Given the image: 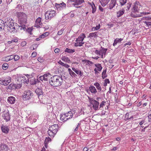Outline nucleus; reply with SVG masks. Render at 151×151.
Segmentation results:
<instances>
[{"label":"nucleus","instance_id":"1","mask_svg":"<svg viewBox=\"0 0 151 151\" xmlns=\"http://www.w3.org/2000/svg\"><path fill=\"white\" fill-rule=\"evenodd\" d=\"M4 28L7 29L9 31L11 32H15L17 31L18 28H20V29H24V27L23 26H19L17 23H14V21L12 20H9L4 22Z\"/></svg>","mask_w":151,"mask_h":151},{"label":"nucleus","instance_id":"2","mask_svg":"<svg viewBox=\"0 0 151 151\" xmlns=\"http://www.w3.org/2000/svg\"><path fill=\"white\" fill-rule=\"evenodd\" d=\"M63 82L62 77L57 75H55L50 79L49 83L52 86L57 87L61 86Z\"/></svg>","mask_w":151,"mask_h":151},{"label":"nucleus","instance_id":"3","mask_svg":"<svg viewBox=\"0 0 151 151\" xmlns=\"http://www.w3.org/2000/svg\"><path fill=\"white\" fill-rule=\"evenodd\" d=\"M86 37V35L84 33L80 35L76 39V42L74 43V46L75 47H81L83 46L84 43L83 42V40Z\"/></svg>","mask_w":151,"mask_h":151},{"label":"nucleus","instance_id":"4","mask_svg":"<svg viewBox=\"0 0 151 151\" xmlns=\"http://www.w3.org/2000/svg\"><path fill=\"white\" fill-rule=\"evenodd\" d=\"M56 12L54 10H48L45 14V19L46 20L49 21L56 15Z\"/></svg>","mask_w":151,"mask_h":151},{"label":"nucleus","instance_id":"5","mask_svg":"<svg viewBox=\"0 0 151 151\" xmlns=\"http://www.w3.org/2000/svg\"><path fill=\"white\" fill-rule=\"evenodd\" d=\"M17 16L20 22L24 25L23 26L24 28L25 27L24 26L26 24L27 21L26 15L22 12H19L17 14Z\"/></svg>","mask_w":151,"mask_h":151},{"label":"nucleus","instance_id":"6","mask_svg":"<svg viewBox=\"0 0 151 151\" xmlns=\"http://www.w3.org/2000/svg\"><path fill=\"white\" fill-rule=\"evenodd\" d=\"M11 78L9 77L0 78V84L4 86H7L11 82Z\"/></svg>","mask_w":151,"mask_h":151},{"label":"nucleus","instance_id":"7","mask_svg":"<svg viewBox=\"0 0 151 151\" xmlns=\"http://www.w3.org/2000/svg\"><path fill=\"white\" fill-rule=\"evenodd\" d=\"M107 50V49L106 48H102L99 50H96L95 51V53L97 55H99L100 58H104L105 57Z\"/></svg>","mask_w":151,"mask_h":151},{"label":"nucleus","instance_id":"8","mask_svg":"<svg viewBox=\"0 0 151 151\" xmlns=\"http://www.w3.org/2000/svg\"><path fill=\"white\" fill-rule=\"evenodd\" d=\"M33 96V93L29 90H27L24 92L23 98L26 100L31 99Z\"/></svg>","mask_w":151,"mask_h":151},{"label":"nucleus","instance_id":"9","mask_svg":"<svg viewBox=\"0 0 151 151\" xmlns=\"http://www.w3.org/2000/svg\"><path fill=\"white\" fill-rule=\"evenodd\" d=\"M142 7L141 4L139 1H136L132 9V12L133 13L138 12L140 9Z\"/></svg>","mask_w":151,"mask_h":151},{"label":"nucleus","instance_id":"10","mask_svg":"<svg viewBox=\"0 0 151 151\" xmlns=\"http://www.w3.org/2000/svg\"><path fill=\"white\" fill-rule=\"evenodd\" d=\"M51 76V74L49 73H45L43 76H40L39 79L42 82H43V81H47L49 79H50V78Z\"/></svg>","mask_w":151,"mask_h":151},{"label":"nucleus","instance_id":"11","mask_svg":"<svg viewBox=\"0 0 151 151\" xmlns=\"http://www.w3.org/2000/svg\"><path fill=\"white\" fill-rule=\"evenodd\" d=\"M22 86L21 84L19 83L18 85L14 84L13 83H11L7 87V89L11 90L15 89L16 88H20Z\"/></svg>","mask_w":151,"mask_h":151},{"label":"nucleus","instance_id":"12","mask_svg":"<svg viewBox=\"0 0 151 151\" xmlns=\"http://www.w3.org/2000/svg\"><path fill=\"white\" fill-rule=\"evenodd\" d=\"M35 92L38 96L39 99L40 100V99H42L41 97H42L43 96V93L42 89L41 88H37L36 89Z\"/></svg>","mask_w":151,"mask_h":151},{"label":"nucleus","instance_id":"13","mask_svg":"<svg viewBox=\"0 0 151 151\" xmlns=\"http://www.w3.org/2000/svg\"><path fill=\"white\" fill-rule=\"evenodd\" d=\"M2 116L6 122H8L10 119V115L9 111H4Z\"/></svg>","mask_w":151,"mask_h":151},{"label":"nucleus","instance_id":"14","mask_svg":"<svg viewBox=\"0 0 151 151\" xmlns=\"http://www.w3.org/2000/svg\"><path fill=\"white\" fill-rule=\"evenodd\" d=\"M66 4L64 2H62L60 4H56L55 5V7L58 10H62L65 9L66 7Z\"/></svg>","mask_w":151,"mask_h":151},{"label":"nucleus","instance_id":"15","mask_svg":"<svg viewBox=\"0 0 151 151\" xmlns=\"http://www.w3.org/2000/svg\"><path fill=\"white\" fill-rule=\"evenodd\" d=\"M58 127H59L58 124H54L51 126L49 128H50V131L51 130L52 131V130H53L55 133H57L58 131Z\"/></svg>","mask_w":151,"mask_h":151},{"label":"nucleus","instance_id":"16","mask_svg":"<svg viewBox=\"0 0 151 151\" xmlns=\"http://www.w3.org/2000/svg\"><path fill=\"white\" fill-rule=\"evenodd\" d=\"M16 100L15 97L11 96L8 97L7 98L8 102L11 104H14Z\"/></svg>","mask_w":151,"mask_h":151},{"label":"nucleus","instance_id":"17","mask_svg":"<svg viewBox=\"0 0 151 151\" xmlns=\"http://www.w3.org/2000/svg\"><path fill=\"white\" fill-rule=\"evenodd\" d=\"M41 18L40 17H38L36 20L35 26L37 28L40 27L42 24L41 22Z\"/></svg>","mask_w":151,"mask_h":151},{"label":"nucleus","instance_id":"18","mask_svg":"<svg viewBox=\"0 0 151 151\" xmlns=\"http://www.w3.org/2000/svg\"><path fill=\"white\" fill-rule=\"evenodd\" d=\"M8 146L4 144H1L0 146V151H9Z\"/></svg>","mask_w":151,"mask_h":151},{"label":"nucleus","instance_id":"19","mask_svg":"<svg viewBox=\"0 0 151 151\" xmlns=\"http://www.w3.org/2000/svg\"><path fill=\"white\" fill-rule=\"evenodd\" d=\"M1 129L2 132L5 134H7L9 131L8 127L3 125L1 127Z\"/></svg>","mask_w":151,"mask_h":151},{"label":"nucleus","instance_id":"20","mask_svg":"<svg viewBox=\"0 0 151 151\" xmlns=\"http://www.w3.org/2000/svg\"><path fill=\"white\" fill-rule=\"evenodd\" d=\"M93 101L94 102L92 103V105L93 109L95 110H96L98 109L99 103L96 100L94 101Z\"/></svg>","mask_w":151,"mask_h":151},{"label":"nucleus","instance_id":"21","mask_svg":"<svg viewBox=\"0 0 151 151\" xmlns=\"http://www.w3.org/2000/svg\"><path fill=\"white\" fill-rule=\"evenodd\" d=\"M24 76L20 75H17L16 79L17 80V81L19 83H22L24 82Z\"/></svg>","mask_w":151,"mask_h":151},{"label":"nucleus","instance_id":"22","mask_svg":"<svg viewBox=\"0 0 151 151\" xmlns=\"http://www.w3.org/2000/svg\"><path fill=\"white\" fill-rule=\"evenodd\" d=\"M123 40V38H116L114 40V42L113 43V45L114 46H115L118 43H121V42Z\"/></svg>","mask_w":151,"mask_h":151},{"label":"nucleus","instance_id":"23","mask_svg":"<svg viewBox=\"0 0 151 151\" xmlns=\"http://www.w3.org/2000/svg\"><path fill=\"white\" fill-rule=\"evenodd\" d=\"M99 1L101 6L104 7L109 3L110 0H99Z\"/></svg>","mask_w":151,"mask_h":151},{"label":"nucleus","instance_id":"24","mask_svg":"<svg viewBox=\"0 0 151 151\" xmlns=\"http://www.w3.org/2000/svg\"><path fill=\"white\" fill-rule=\"evenodd\" d=\"M125 12V10L123 9H122L117 12V17H119L123 15Z\"/></svg>","mask_w":151,"mask_h":151},{"label":"nucleus","instance_id":"25","mask_svg":"<svg viewBox=\"0 0 151 151\" xmlns=\"http://www.w3.org/2000/svg\"><path fill=\"white\" fill-rule=\"evenodd\" d=\"M88 4L91 6L92 9V13H94L96 10V8L93 2H89Z\"/></svg>","mask_w":151,"mask_h":151},{"label":"nucleus","instance_id":"26","mask_svg":"<svg viewBox=\"0 0 151 151\" xmlns=\"http://www.w3.org/2000/svg\"><path fill=\"white\" fill-rule=\"evenodd\" d=\"M75 4H73V5H80L82 3L84 2V0H74L73 1Z\"/></svg>","mask_w":151,"mask_h":151},{"label":"nucleus","instance_id":"27","mask_svg":"<svg viewBox=\"0 0 151 151\" xmlns=\"http://www.w3.org/2000/svg\"><path fill=\"white\" fill-rule=\"evenodd\" d=\"M61 59L63 61L68 63H70L71 62L70 61L68 57H67L66 56H62L61 58Z\"/></svg>","mask_w":151,"mask_h":151},{"label":"nucleus","instance_id":"28","mask_svg":"<svg viewBox=\"0 0 151 151\" xmlns=\"http://www.w3.org/2000/svg\"><path fill=\"white\" fill-rule=\"evenodd\" d=\"M66 115H67V114H61L60 115V119L61 121H63V122H65L67 121L68 119H67V117L66 116H66ZM68 116V115H67Z\"/></svg>","mask_w":151,"mask_h":151},{"label":"nucleus","instance_id":"29","mask_svg":"<svg viewBox=\"0 0 151 151\" xmlns=\"http://www.w3.org/2000/svg\"><path fill=\"white\" fill-rule=\"evenodd\" d=\"M89 91L92 93L95 94L97 92V91L94 86H91L89 87Z\"/></svg>","mask_w":151,"mask_h":151},{"label":"nucleus","instance_id":"30","mask_svg":"<svg viewBox=\"0 0 151 151\" xmlns=\"http://www.w3.org/2000/svg\"><path fill=\"white\" fill-rule=\"evenodd\" d=\"M94 65L96 67L95 68H96L97 70H98L99 71H101L102 67L101 64L96 63Z\"/></svg>","mask_w":151,"mask_h":151},{"label":"nucleus","instance_id":"31","mask_svg":"<svg viewBox=\"0 0 151 151\" xmlns=\"http://www.w3.org/2000/svg\"><path fill=\"white\" fill-rule=\"evenodd\" d=\"M47 133L48 135L51 137H53L56 134V133H54V132L53 131V130H52V131L51 130L50 131L49 128L48 131Z\"/></svg>","mask_w":151,"mask_h":151},{"label":"nucleus","instance_id":"32","mask_svg":"<svg viewBox=\"0 0 151 151\" xmlns=\"http://www.w3.org/2000/svg\"><path fill=\"white\" fill-rule=\"evenodd\" d=\"M94 85L96 87L99 92H100L101 91V88L99 83L98 82H96L94 83Z\"/></svg>","mask_w":151,"mask_h":151},{"label":"nucleus","instance_id":"33","mask_svg":"<svg viewBox=\"0 0 151 151\" xmlns=\"http://www.w3.org/2000/svg\"><path fill=\"white\" fill-rule=\"evenodd\" d=\"M72 70L73 71H74L76 74L78 75H80L81 76H82L83 75V73L81 71L79 70H76L75 68H72Z\"/></svg>","mask_w":151,"mask_h":151},{"label":"nucleus","instance_id":"34","mask_svg":"<svg viewBox=\"0 0 151 151\" xmlns=\"http://www.w3.org/2000/svg\"><path fill=\"white\" fill-rule=\"evenodd\" d=\"M65 52H67L69 53H73L75 52L74 49H71L68 48H66L64 50Z\"/></svg>","mask_w":151,"mask_h":151},{"label":"nucleus","instance_id":"35","mask_svg":"<svg viewBox=\"0 0 151 151\" xmlns=\"http://www.w3.org/2000/svg\"><path fill=\"white\" fill-rule=\"evenodd\" d=\"M65 114H67V115H66V116L68 115V116H67L66 117H67V119H68V120L72 118L73 116V114L72 111H68L67 113H66Z\"/></svg>","mask_w":151,"mask_h":151},{"label":"nucleus","instance_id":"36","mask_svg":"<svg viewBox=\"0 0 151 151\" xmlns=\"http://www.w3.org/2000/svg\"><path fill=\"white\" fill-rule=\"evenodd\" d=\"M13 58V56H8L6 57L5 58H4L3 60L7 62L9 61L10 60H12Z\"/></svg>","mask_w":151,"mask_h":151},{"label":"nucleus","instance_id":"37","mask_svg":"<svg viewBox=\"0 0 151 151\" xmlns=\"http://www.w3.org/2000/svg\"><path fill=\"white\" fill-rule=\"evenodd\" d=\"M116 3V2H114V1L113 2V1H111L110 4L109 6V9H111L114 7L115 6Z\"/></svg>","mask_w":151,"mask_h":151},{"label":"nucleus","instance_id":"38","mask_svg":"<svg viewBox=\"0 0 151 151\" xmlns=\"http://www.w3.org/2000/svg\"><path fill=\"white\" fill-rule=\"evenodd\" d=\"M106 72V68L105 69H104L103 70L102 73V77L103 79H104L105 78H106L107 77Z\"/></svg>","mask_w":151,"mask_h":151},{"label":"nucleus","instance_id":"39","mask_svg":"<svg viewBox=\"0 0 151 151\" xmlns=\"http://www.w3.org/2000/svg\"><path fill=\"white\" fill-rule=\"evenodd\" d=\"M47 109L48 112H52L53 110V108L50 104H49L47 105Z\"/></svg>","mask_w":151,"mask_h":151},{"label":"nucleus","instance_id":"40","mask_svg":"<svg viewBox=\"0 0 151 151\" xmlns=\"http://www.w3.org/2000/svg\"><path fill=\"white\" fill-rule=\"evenodd\" d=\"M97 32H92L89 34V37H96L97 36Z\"/></svg>","mask_w":151,"mask_h":151},{"label":"nucleus","instance_id":"41","mask_svg":"<svg viewBox=\"0 0 151 151\" xmlns=\"http://www.w3.org/2000/svg\"><path fill=\"white\" fill-rule=\"evenodd\" d=\"M142 22L145 24L148 27H151V22L145 21H143Z\"/></svg>","mask_w":151,"mask_h":151},{"label":"nucleus","instance_id":"42","mask_svg":"<svg viewBox=\"0 0 151 151\" xmlns=\"http://www.w3.org/2000/svg\"><path fill=\"white\" fill-rule=\"evenodd\" d=\"M133 12H132L131 14V16L132 17L134 18H136V17H141L142 16L139 14H134Z\"/></svg>","mask_w":151,"mask_h":151},{"label":"nucleus","instance_id":"43","mask_svg":"<svg viewBox=\"0 0 151 151\" xmlns=\"http://www.w3.org/2000/svg\"><path fill=\"white\" fill-rule=\"evenodd\" d=\"M127 0H119V3L121 6L124 5L127 2Z\"/></svg>","mask_w":151,"mask_h":151},{"label":"nucleus","instance_id":"44","mask_svg":"<svg viewBox=\"0 0 151 151\" xmlns=\"http://www.w3.org/2000/svg\"><path fill=\"white\" fill-rule=\"evenodd\" d=\"M51 141V139L49 137H46L45 140V143L47 144L50 142Z\"/></svg>","mask_w":151,"mask_h":151},{"label":"nucleus","instance_id":"45","mask_svg":"<svg viewBox=\"0 0 151 151\" xmlns=\"http://www.w3.org/2000/svg\"><path fill=\"white\" fill-rule=\"evenodd\" d=\"M110 83V81L109 79H106L104 80V86H106L107 85V83Z\"/></svg>","mask_w":151,"mask_h":151},{"label":"nucleus","instance_id":"46","mask_svg":"<svg viewBox=\"0 0 151 151\" xmlns=\"http://www.w3.org/2000/svg\"><path fill=\"white\" fill-rule=\"evenodd\" d=\"M4 23L3 22V21L0 22V30L1 29H4Z\"/></svg>","mask_w":151,"mask_h":151},{"label":"nucleus","instance_id":"47","mask_svg":"<svg viewBox=\"0 0 151 151\" xmlns=\"http://www.w3.org/2000/svg\"><path fill=\"white\" fill-rule=\"evenodd\" d=\"M29 79L27 77H26V78L24 76V82L23 83H26L27 84L29 82Z\"/></svg>","mask_w":151,"mask_h":151},{"label":"nucleus","instance_id":"48","mask_svg":"<svg viewBox=\"0 0 151 151\" xmlns=\"http://www.w3.org/2000/svg\"><path fill=\"white\" fill-rule=\"evenodd\" d=\"M8 67V65L7 64L5 63H4L2 65V68L4 70L6 69Z\"/></svg>","mask_w":151,"mask_h":151},{"label":"nucleus","instance_id":"49","mask_svg":"<svg viewBox=\"0 0 151 151\" xmlns=\"http://www.w3.org/2000/svg\"><path fill=\"white\" fill-rule=\"evenodd\" d=\"M64 30L65 29L64 28H62L58 32V34L59 35H61L63 34Z\"/></svg>","mask_w":151,"mask_h":151},{"label":"nucleus","instance_id":"50","mask_svg":"<svg viewBox=\"0 0 151 151\" xmlns=\"http://www.w3.org/2000/svg\"><path fill=\"white\" fill-rule=\"evenodd\" d=\"M49 33L48 32H45L40 36V38H43L46 36H47L48 35Z\"/></svg>","mask_w":151,"mask_h":151},{"label":"nucleus","instance_id":"51","mask_svg":"<svg viewBox=\"0 0 151 151\" xmlns=\"http://www.w3.org/2000/svg\"><path fill=\"white\" fill-rule=\"evenodd\" d=\"M105 103L106 102L105 101H102L100 104L99 108L100 109L102 107H103V106L105 105Z\"/></svg>","mask_w":151,"mask_h":151},{"label":"nucleus","instance_id":"52","mask_svg":"<svg viewBox=\"0 0 151 151\" xmlns=\"http://www.w3.org/2000/svg\"><path fill=\"white\" fill-rule=\"evenodd\" d=\"M69 74L72 77H76L77 76V75L72 71Z\"/></svg>","mask_w":151,"mask_h":151},{"label":"nucleus","instance_id":"53","mask_svg":"<svg viewBox=\"0 0 151 151\" xmlns=\"http://www.w3.org/2000/svg\"><path fill=\"white\" fill-rule=\"evenodd\" d=\"M37 60L40 63H43L44 61V59L40 57L38 58Z\"/></svg>","mask_w":151,"mask_h":151},{"label":"nucleus","instance_id":"54","mask_svg":"<svg viewBox=\"0 0 151 151\" xmlns=\"http://www.w3.org/2000/svg\"><path fill=\"white\" fill-rule=\"evenodd\" d=\"M81 124V122H80L78 124V125H77V126L76 128L74 129L73 132H75L78 130L79 126H80V124Z\"/></svg>","mask_w":151,"mask_h":151},{"label":"nucleus","instance_id":"55","mask_svg":"<svg viewBox=\"0 0 151 151\" xmlns=\"http://www.w3.org/2000/svg\"><path fill=\"white\" fill-rule=\"evenodd\" d=\"M19 58V56L17 55H14V56H13V58L15 61L18 60Z\"/></svg>","mask_w":151,"mask_h":151},{"label":"nucleus","instance_id":"56","mask_svg":"<svg viewBox=\"0 0 151 151\" xmlns=\"http://www.w3.org/2000/svg\"><path fill=\"white\" fill-rule=\"evenodd\" d=\"M129 113H127L125 115V118L127 119H130V118H129Z\"/></svg>","mask_w":151,"mask_h":151},{"label":"nucleus","instance_id":"57","mask_svg":"<svg viewBox=\"0 0 151 151\" xmlns=\"http://www.w3.org/2000/svg\"><path fill=\"white\" fill-rule=\"evenodd\" d=\"M89 101L91 104H92V103L94 102V101H96L95 100L93 99V98H90L89 97H88Z\"/></svg>","mask_w":151,"mask_h":151},{"label":"nucleus","instance_id":"58","mask_svg":"<svg viewBox=\"0 0 151 151\" xmlns=\"http://www.w3.org/2000/svg\"><path fill=\"white\" fill-rule=\"evenodd\" d=\"M100 25L99 24L98 25L96 26L94 28V30L95 31V30H98L100 29Z\"/></svg>","mask_w":151,"mask_h":151},{"label":"nucleus","instance_id":"59","mask_svg":"<svg viewBox=\"0 0 151 151\" xmlns=\"http://www.w3.org/2000/svg\"><path fill=\"white\" fill-rule=\"evenodd\" d=\"M85 109H81L80 111V114H85V112H84Z\"/></svg>","mask_w":151,"mask_h":151},{"label":"nucleus","instance_id":"60","mask_svg":"<svg viewBox=\"0 0 151 151\" xmlns=\"http://www.w3.org/2000/svg\"><path fill=\"white\" fill-rule=\"evenodd\" d=\"M150 14V12H142L140 13V14L141 15H145L148 14Z\"/></svg>","mask_w":151,"mask_h":151},{"label":"nucleus","instance_id":"61","mask_svg":"<svg viewBox=\"0 0 151 151\" xmlns=\"http://www.w3.org/2000/svg\"><path fill=\"white\" fill-rule=\"evenodd\" d=\"M60 49L58 48L55 49L54 50V52L55 53H58L60 52Z\"/></svg>","mask_w":151,"mask_h":151},{"label":"nucleus","instance_id":"62","mask_svg":"<svg viewBox=\"0 0 151 151\" xmlns=\"http://www.w3.org/2000/svg\"><path fill=\"white\" fill-rule=\"evenodd\" d=\"M27 42L26 41H25L22 42L21 43V45L23 47L25 46Z\"/></svg>","mask_w":151,"mask_h":151},{"label":"nucleus","instance_id":"63","mask_svg":"<svg viewBox=\"0 0 151 151\" xmlns=\"http://www.w3.org/2000/svg\"><path fill=\"white\" fill-rule=\"evenodd\" d=\"M148 119L149 122H151V114L148 116Z\"/></svg>","mask_w":151,"mask_h":151},{"label":"nucleus","instance_id":"64","mask_svg":"<svg viewBox=\"0 0 151 151\" xmlns=\"http://www.w3.org/2000/svg\"><path fill=\"white\" fill-rule=\"evenodd\" d=\"M58 63L61 65L63 66L64 65V63H63L60 60L58 62Z\"/></svg>","mask_w":151,"mask_h":151}]
</instances>
